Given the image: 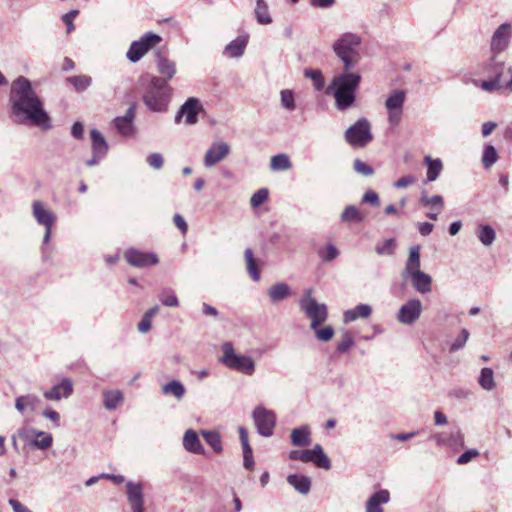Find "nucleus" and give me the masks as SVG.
I'll use <instances>...</instances> for the list:
<instances>
[{
    "label": "nucleus",
    "mask_w": 512,
    "mask_h": 512,
    "mask_svg": "<svg viewBox=\"0 0 512 512\" xmlns=\"http://www.w3.org/2000/svg\"><path fill=\"white\" fill-rule=\"evenodd\" d=\"M11 118L19 124L50 128V118L43 103L33 90L31 82L19 76L11 84L9 93Z\"/></svg>",
    "instance_id": "1"
},
{
    "label": "nucleus",
    "mask_w": 512,
    "mask_h": 512,
    "mask_svg": "<svg viewBox=\"0 0 512 512\" xmlns=\"http://www.w3.org/2000/svg\"><path fill=\"white\" fill-rule=\"evenodd\" d=\"M361 80L359 72L345 69L332 78L326 92L334 97L337 110L345 111L354 105Z\"/></svg>",
    "instance_id": "2"
},
{
    "label": "nucleus",
    "mask_w": 512,
    "mask_h": 512,
    "mask_svg": "<svg viewBox=\"0 0 512 512\" xmlns=\"http://www.w3.org/2000/svg\"><path fill=\"white\" fill-rule=\"evenodd\" d=\"M362 39L358 34L346 32L341 34L332 44V50L339 61L342 69L354 70L361 61L360 46Z\"/></svg>",
    "instance_id": "3"
},
{
    "label": "nucleus",
    "mask_w": 512,
    "mask_h": 512,
    "mask_svg": "<svg viewBox=\"0 0 512 512\" xmlns=\"http://www.w3.org/2000/svg\"><path fill=\"white\" fill-rule=\"evenodd\" d=\"M409 275L413 287L420 293L431 291L432 278L420 270V246H412L405 264L403 276Z\"/></svg>",
    "instance_id": "4"
},
{
    "label": "nucleus",
    "mask_w": 512,
    "mask_h": 512,
    "mask_svg": "<svg viewBox=\"0 0 512 512\" xmlns=\"http://www.w3.org/2000/svg\"><path fill=\"white\" fill-rule=\"evenodd\" d=\"M168 90L165 80L153 77L143 96L144 103L152 111H164L168 102Z\"/></svg>",
    "instance_id": "5"
},
{
    "label": "nucleus",
    "mask_w": 512,
    "mask_h": 512,
    "mask_svg": "<svg viewBox=\"0 0 512 512\" xmlns=\"http://www.w3.org/2000/svg\"><path fill=\"white\" fill-rule=\"evenodd\" d=\"M223 355L220 362L226 367L236 370L245 375H252L255 370V363L251 357L236 354L232 343L225 342L222 345Z\"/></svg>",
    "instance_id": "6"
},
{
    "label": "nucleus",
    "mask_w": 512,
    "mask_h": 512,
    "mask_svg": "<svg viewBox=\"0 0 512 512\" xmlns=\"http://www.w3.org/2000/svg\"><path fill=\"white\" fill-rule=\"evenodd\" d=\"M406 92L401 89L392 90L384 103L387 112V121L390 126L396 127L401 122L406 101Z\"/></svg>",
    "instance_id": "7"
},
{
    "label": "nucleus",
    "mask_w": 512,
    "mask_h": 512,
    "mask_svg": "<svg viewBox=\"0 0 512 512\" xmlns=\"http://www.w3.org/2000/svg\"><path fill=\"white\" fill-rule=\"evenodd\" d=\"M346 141L354 148L365 147L373 139L371 125L366 118H361L345 132Z\"/></svg>",
    "instance_id": "8"
},
{
    "label": "nucleus",
    "mask_w": 512,
    "mask_h": 512,
    "mask_svg": "<svg viewBox=\"0 0 512 512\" xmlns=\"http://www.w3.org/2000/svg\"><path fill=\"white\" fill-rule=\"evenodd\" d=\"M161 40L162 38L158 34L148 32L138 41L132 42L126 56L131 62H138L149 51V49L159 44Z\"/></svg>",
    "instance_id": "9"
},
{
    "label": "nucleus",
    "mask_w": 512,
    "mask_h": 512,
    "mask_svg": "<svg viewBox=\"0 0 512 512\" xmlns=\"http://www.w3.org/2000/svg\"><path fill=\"white\" fill-rule=\"evenodd\" d=\"M257 432L263 437L273 435L276 426V414L263 406H257L252 414Z\"/></svg>",
    "instance_id": "10"
},
{
    "label": "nucleus",
    "mask_w": 512,
    "mask_h": 512,
    "mask_svg": "<svg viewBox=\"0 0 512 512\" xmlns=\"http://www.w3.org/2000/svg\"><path fill=\"white\" fill-rule=\"evenodd\" d=\"M300 307L311 320H326L328 316L326 305L318 303L312 297V289L304 291L300 299Z\"/></svg>",
    "instance_id": "11"
},
{
    "label": "nucleus",
    "mask_w": 512,
    "mask_h": 512,
    "mask_svg": "<svg viewBox=\"0 0 512 512\" xmlns=\"http://www.w3.org/2000/svg\"><path fill=\"white\" fill-rule=\"evenodd\" d=\"M32 216L36 223L42 227L55 226L57 222V215L53 212L47 204L41 200H34L31 204Z\"/></svg>",
    "instance_id": "12"
},
{
    "label": "nucleus",
    "mask_w": 512,
    "mask_h": 512,
    "mask_svg": "<svg viewBox=\"0 0 512 512\" xmlns=\"http://www.w3.org/2000/svg\"><path fill=\"white\" fill-rule=\"evenodd\" d=\"M230 153V146L224 141H216L207 149L203 164L206 168H211L223 161Z\"/></svg>",
    "instance_id": "13"
},
{
    "label": "nucleus",
    "mask_w": 512,
    "mask_h": 512,
    "mask_svg": "<svg viewBox=\"0 0 512 512\" xmlns=\"http://www.w3.org/2000/svg\"><path fill=\"white\" fill-rule=\"evenodd\" d=\"M124 258L131 266L137 268L153 266L159 262L155 253H145L133 248L125 251Z\"/></svg>",
    "instance_id": "14"
},
{
    "label": "nucleus",
    "mask_w": 512,
    "mask_h": 512,
    "mask_svg": "<svg viewBox=\"0 0 512 512\" xmlns=\"http://www.w3.org/2000/svg\"><path fill=\"white\" fill-rule=\"evenodd\" d=\"M438 446L458 449L464 446V435L459 427H453L450 432H440L432 436Z\"/></svg>",
    "instance_id": "15"
},
{
    "label": "nucleus",
    "mask_w": 512,
    "mask_h": 512,
    "mask_svg": "<svg viewBox=\"0 0 512 512\" xmlns=\"http://www.w3.org/2000/svg\"><path fill=\"white\" fill-rule=\"evenodd\" d=\"M512 27L508 23L501 24L493 33L490 47L492 52H503L509 45Z\"/></svg>",
    "instance_id": "16"
},
{
    "label": "nucleus",
    "mask_w": 512,
    "mask_h": 512,
    "mask_svg": "<svg viewBox=\"0 0 512 512\" xmlns=\"http://www.w3.org/2000/svg\"><path fill=\"white\" fill-rule=\"evenodd\" d=\"M136 106L132 104L126 111L125 115L122 117H116L113 120V124L121 135L125 137H131L135 133V128L133 125L135 119Z\"/></svg>",
    "instance_id": "17"
},
{
    "label": "nucleus",
    "mask_w": 512,
    "mask_h": 512,
    "mask_svg": "<svg viewBox=\"0 0 512 512\" xmlns=\"http://www.w3.org/2000/svg\"><path fill=\"white\" fill-rule=\"evenodd\" d=\"M126 493L132 512H144L143 485L129 481L126 484Z\"/></svg>",
    "instance_id": "18"
},
{
    "label": "nucleus",
    "mask_w": 512,
    "mask_h": 512,
    "mask_svg": "<svg viewBox=\"0 0 512 512\" xmlns=\"http://www.w3.org/2000/svg\"><path fill=\"white\" fill-rule=\"evenodd\" d=\"M201 109L202 106L199 100L191 97L181 106L175 117V121L179 123L181 117L184 116L187 124L194 125L197 123V115Z\"/></svg>",
    "instance_id": "19"
},
{
    "label": "nucleus",
    "mask_w": 512,
    "mask_h": 512,
    "mask_svg": "<svg viewBox=\"0 0 512 512\" xmlns=\"http://www.w3.org/2000/svg\"><path fill=\"white\" fill-rule=\"evenodd\" d=\"M20 436L26 440H30L32 437H40L41 439L31 440L30 444L41 450L48 449L53 443L51 434L36 430L34 428L26 429L23 433L20 434Z\"/></svg>",
    "instance_id": "20"
},
{
    "label": "nucleus",
    "mask_w": 512,
    "mask_h": 512,
    "mask_svg": "<svg viewBox=\"0 0 512 512\" xmlns=\"http://www.w3.org/2000/svg\"><path fill=\"white\" fill-rule=\"evenodd\" d=\"M73 392V385L70 379H63L59 384L53 386L50 390L44 392L47 400L58 401L62 398H68Z\"/></svg>",
    "instance_id": "21"
},
{
    "label": "nucleus",
    "mask_w": 512,
    "mask_h": 512,
    "mask_svg": "<svg viewBox=\"0 0 512 512\" xmlns=\"http://www.w3.org/2000/svg\"><path fill=\"white\" fill-rule=\"evenodd\" d=\"M420 203L424 207L431 209V211L426 214V216L431 220H437L438 215L444 207V200L441 195L428 196L427 194H423L420 198Z\"/></svg>",
    "instance_id": "22"
},
{
    "label": "nucleus",
    "mask_w": 512,
    "mask_h": 512,
    "mask_svg": "<svg viewBox=\"0 0 512 512\" xmlns=\"http://www.w3.org/2000/svg\"><path fill=\"white\" fill-rule=\"evenodd\" d=\"M293 295L291 287L285 282H277L267 290V296L271 303H279Z\"/></svg>",
    "instance_id": "23"
},
{
    "label": "nucleus",
    "mask_w": 512,
    "mask_h": 512,
    "mask_svg": "<svg viewBox=\"0 0 512 512\" xmlns=\"http://www.w3.org/2000/svg\"><path fill=\"white\" fill-rule=\"evenodd\" d=\"M390 494L387 490H379L372 494L366 502V512H384L382 505L388 503Z\"/></svg>",
    "instance_id": "24"
},
{
    "label": "nucleus",
    "mask_w": 512,
    "mask_h": 512,
    "mask_svg": "<svg viewBox=\"0 0 512 512\" xmlns=\"http://www.w3.org/2000/svg\"><path fill=\"white\" fill-rule=\"evenodd\" d=\"M422 311V304L419 300L413 299L404 304L398 313V320H417Z\"/></svg>",
    "instance_id": "25"
},
{
    "label": "nucleus",
    "mask_w": 512,
    "mask_h": 512,
    "mask_svg": "<svg viewBox=\"0 0 512 512\" xmlns=\"http://www.w3.org/2000/svg\"><path fill=\"white\" fill-rule=\"evenodd\" d=\"M248 39L247 36L237 37L225 47L224 54L229 58H240L245 51Z\"/></svg>",
    "instance_id": "26"
},
{
    "label": "nucleus",
    "mask_w": 512,
    "mask_h": 512,
    "mask_svg": "<svg viewBox=\"0 0 512 512\" xmlns=\"http://www.w3.org/2000/svg\"><path fill=\"white\" fill-rule=\"evenodd\" d=\"M183 446L188 452L194 454H202L204 452L198 434L192 429L185 432L183 437Z\"/></svg>",
    "instance_id": "27"
},
{
    "label": "nucleus",
    "mask_w": 512,
    "mask_h": 512,
    "mask_svg": "<svg viewBox=\"0 0 512 512\" xmlns=\"http://www.w3.org/2000/svg\"><path fill=\"white\" fill-rule=\"evenodd\" d=\"M91 140H92V152L96 155V157H104L108 152V144L97 129H92L90 131Z\"/></svg>",
    "instance_id": "28"
},
{
    "label": "nucleus",
    "mask_w": 512,
    "mask_h": 512,
    "mask_svg": "<svg viewBox=\"0 0 512 512\" xmlns=\"http://www.w3.org/2000/svg\"><path fill=\"white\" fill-rule=\"evenodd\" d=\"M103 405L107 410H115L124 400V394L121 390H104Z\"/></svg>",
    "instance_id": "29"
},
{
    "label": "nucleus",
    "mask_w": 512,
    "mask_h": 512,
    "mask_svg": "<svg viewBox=\"0 0 512 512\" xmlns=\"http://www.w3.org/2000/svg\"><path fill=\"white\" fill-rule=\"evenodd\" d=\"M287 482L303 495L308 494L311 489V480L308 476L291 474L287 477Z\"/></svg>",
    "instance_id": "30"
},
{
    "label": "nucleus",
    "mask_w": 512,
    "mask_h": 512,
    "mask_svg": "<svg viewBox=\"0 0 512 512\" xmlns=\"http://www.w3.org/2000/svg\"><path fill=\"white\" fill-rule=\"evenodd\" d=\"M424 164L427 166V178L425 182L435 181L443 170L442 161L439 158L433 159L431 156H425Z\"/></svg>",
    "instance_id": "31"
},
{
    "label": "nucleus",
    "mask_w": 512,
    "mask_h": 512,
    "mask_svg": "<svg viewBox=\"0 0 512 512\" xmlns=\"http://www.w3.org/2000/svg\"><path fill=\"white\" fill-rule=\"evenodd\" d=\"M310 428L307 425L295 428L291 432V442L294 446H307L311 442Z\"/></svg>",
    "instance_id": "32"
},
{
    "label": "nucleus",
    "mask_w": 512,
    "mask_h": 512,
    "mask_svg": "<svg viewBox=\"0 0 512 512\" xmlns=\"http://www.w3.org/2000/svg\"><path fill=\"white\" fill-rule=\"evenodd\" d=\"M254 14L260 25H269L273 22L268 3L265 0H256Z\"/></svg>",
    "instance_id": "33"
},
{
    "label": "nucleus",
    "mask_w": 512,
    "mask_h": 512,
    "mask_svg": "<svg viewBox=\"0 0 512 512\" xmlns=\"http://www.w3.org/2000/svg\"><path fill=\"white\" fill-rule=\"evenodd\" d=\"M158 72L164 77L166 82L176 74V63L166 57L160 56L157 61Z\"/></svg>",
    "instance_id": "34"
},
{
    "label": "nucleus",
    "mask_w": 512,
    "mask_h": 512,
    "mask_svg": "<svg viewBox=\"0 0 512 512\" xmlns=\"http://www.w3.org/2000/svg\"><path fill=\"white\" fill-rule=\"evenodd\" d=\"M40 399L35 395L19 396L15 400V408L20 413H24L25 409L35 411Z\"/></svg>",
    "instance_id": "35"
},
{
    "label": "nucleus",
    "mask_w": 512,
    "mask_h": 512,
    "mask_svg": "<svg viewBox=\"0 0 512 512\" xmlns=\"http://www.w3.org/2000/svg\"><path fill=\"white\" fill-rule=\"evenodd\" d=\"M161 390L164 395H172L178 401L182 400L186 393L185 386L179 380H172L166 383L162 386Z\"/></svg>",
    "instance_id": "36"
},
{
    "label": "nucleus",
    "mask_w": 512,
    "mask_h": 512,
    "mask_svg": "<svg viewBox=\"0 0 512 512\" xmlns=\"http://www.w3.org/2000/svg\"><path fill=\"white\" fill-rule=\"evenodd\" d=\"M312 463L319 468L329 470L331 468V461L328 456L323 452L320 444L314 445L312 448Z\"/></svg>",
    "instance_id": "37"
},
{
    "label": "nucleus",
    "mask_w": 512,
    "mask_h": 512,
    "mask_svg": "<svg viewBox=\"0 0 512 512\" xmlns=\"http://www.w3.org/2000/svg\"><path fill=\"white\" fill-rule=\"evenodd\" d=\"M372 313V308L368 304H359L353 309L344 312V320H357L358 318H368Z\"/></svg>",
    "instance_id": "38"
},
{
    "label": "nucleus",
    "mask_w": 512,
    "mask_h": 512,
    "mask_svg": "<svg viewBox=\"0 0 512 512\" xmlns=\"http://www.w3.org/2000/svg\"><path fill=\"white\" fill-rule=\"evenodd\" d=\"M340 219L344 223H358L364 220V215L356 206L349 205L341 213Z\"/></svg>",
    "instance_id": "39"
},
{
    "label": "nucleus",
    "mask_w": 512,
    "mask_h": 512,
    "mask_svg": "<svg viewBox=\"0 0 512 512\" xmlns=\"http://www.w3.org/2000/svg\"><path fill=\"white\" fill-rule=\"evenodd\" d=\"M476 235L484 246H491L496 238L495 230L490 225H479Z\"/></svg>",
    "instance_id": "40"
},
{
    "label": "nucleus",
    "mask_w": 512,
    "mask_h": 512,
    "mask_svg": "<svg viewBox=\"0 0 512 512\" xmlns=\"http://www.w3.org/2000/svg\"><path fill=\"white\" fill-rule=\"evenodd\" d=\"M469 335L470 334L467 329H461L455 337L447 341V345H449V352L453 353L462 349L465 346Z\"/></svg>",
    "instance_id": "41"
},
{
    "label": "nucleus",
    "mask_w": 512,
    "mask_h": 512,
    "mask_svg": "<svg viewBox=\"0 0 512 512\" xmlns=\"http://www.w3.org/2000/svg\"><path fill=\"white\" fill-rule=\"evenodd\" d=\"M245 262H246V269L249 274V276L254 281H259L260 279V272L257 267L256 259L254 258L253 251L250 248H247L244 252Z\"/></svg>",
    "instance_id": "42"
},
{
    "label": "nucleus",
    "mask_w": 512,
    "mask_h": 512,
    "mask_svg": "<svg viewBox=\"0 0 512 512\" xmlns=\"http://www.w3.org/2000/svg\"><path fill=\"white\" fill-rule=\"evenodd\" d=\"M292 167V163L287 154H277L271 158L270 169L272 171H287Z\"/></svg>",
    "instance_id": "43"
},
{
    "label": "nucleus",
    "mask_w": 512,
    "mask_h": 512,
    "mask_svg": "<svg viewBox=\"0 0 512 512\" xmlns=\"http://www.w3.org/2000/svg\"><path fill=\"white\" fill-rule=\"evenodd\" d=\"M478 383L486 391L493 390L496 385L493 370L488 367L482 368L478 379Z\"/></svg>",
    "instance_id": "44"
},
{
    "label": "nucleus",
    "mask_w": 512,
    "mask_h": 512,
    "mask_svg": "<svg viewBox=\"0 0 512 512\" xmlns=\"http://www.w3.org/2000/svg\"><path fill=\"white\" fill-rule=\"evenodd\" d=\"M322 324L323 322H311V329L317 339L326 342L333 337L334 330L331 326H323Z\"/></svg>",
    "instance_id": "45"
},
{
    "label": "nucleus",
    "mask_w": 512,
    "mask_h": 512,
    "mask_svg": "<svg viewBox=\"0 0 512 512\" xmlns=\"http://www.w3.org/2000/svg\"><path fill=\"white\" fill-rule=\"evenodd\" d=\"M67 81L73 85L77 92L87 90L92 84V78L87 75L71 76L67 78Z\"/></svg>",
    "instance_id": "46"
},
{
    "label": "nucleus",
    "mask_w": 512,
    "mask_h": 512,
    "mask_svg": "<svg viewBox=\"0 0 512 512\" xmlns=\"http://www.w3.org/2000/svg\"><path fill=\"white\" fill-rule=\"evenodd\" d=\"M203 438L206 443L211 446L215 453L222 452V440L218 432L216 431H202Z\"/></svg>",
    "instance_id": "47"
},
{
    "label": "nucleus",
    "mask_w": 512,
    "mask_h": 512,
    "mask_svg": "<svg viewBox=\"0 0 512 512\" xmlns=\"http://www.w3.org/2000/svg\"><path fill=\"white\" fill-rule=\"evenodd\" d=\"M281 107L289 112L296 109V101L293 90L283 89L280 91Z\"/></svg>",
    "instance_id": "48"
},
{
    "label": "nucleus",
    "mask_w": 512,
    "mask_h": 512,
    "mask_svg": "<svg viewBox=\"0 0 512 512\" xmlns=\"http://www.w3.org/2000/svg\"><path fill=\"white\" fill-rule=\"evenodd\" d=\"M304 75L306 78L313 81L315 90L321 91L324 88L325 79L321 70L307 68L304 70Z\"/></svg>",
    "instance_id": "49"
},
{
    "label": "nucleus",
    "mask_w": 512,
    "mask_h": 512,
    "mask_svg": "<svg viewBox=\"0 0 512 512\" xmlns=\"http://www.w3.org/2000/svg\"><path fill=\"white\" fill-rule=\"evenodd\" d=\"M317 254L323 262H332L338 257L339 250L334 244L329 243L326 246L319 248Z\"/></svg>",
    "instance_id": "50"
},
{
    "label": "nucleus",
    "mask_w": 512,
    "mask_h": 512,
    "mask_svg": "<svg viewBox=\"0 0 512 512\" xmlns=\"http://www.w3.org/2000/svg\"><path fill=\"white\" fill-rule=\"evenodd\" d=\"M498 159V154L494 146L486 145L483 151L482 163L488 168L491 167L494 163H496Z\"/></svg>",
    "instance_id": "51"
},
{
    "label": "nucleus",
    "mask_w": 512,
    "mask_h": 512,
    "mask_svg": "<svg viewBox=\"0 0 512 512\" xmlns=\"http://www.w3.org/2000/svg\"><path fill=\"white\" fill-rule=\"evenodd\" d=\"M375 250L378 255H392L395 251V240L393 238L386 239L383 243L377 244Z\"/></svg>",
    "instance_id": "52"
},
{
    "label": "nucleus",
    "mask_w": 512,
    "mask_h": 512,
    "mask_svg": "<svg viewBox=\"0 0 512 512\" xmlns=\"http://www.w3.org/2000/svg\"><path fill=\"white\" fill-rule=\"evenodd\" d=\"M269 192L266 188L257 190L250 198V205L252 208L261 206L268 199Z\"/></svg>",
    "instance_id": "53"
},
{
    "label": "nucleus",
    "mask_w": 512,
    "mask_h": 512,
    "mask_svg": "<svg viewBox=\"0 0 512 512\" xmlns=\"http://www.w3.org/2000/svg\"><path fill=\"white\" fill-rule=\"evenodd\" d=\"M354 344L352 335L345 331L342 333L340 340L337 343V351L346 353Z\"/></svg>",
    "instance_id": "54"
},
{
    "label": "nucleus",
    "mask_w": 512,
    "mask_h": 512,
    "mask_svg": "<svg viewBox=\"0 0 512 512\" xmlns=\"http://www.w3.org/2000/svg\"><path fill=\"white\" fill-rule=\"evenodd\" d=\"M501 77H502V68L499 71H497V78L481 81L480 87L483 90L488 91V92L498 90L501 87V85H500Z\"/></svg>",
    "instance_id": "55"
},
{
    "label": "nucleus",
    "mask_w": 512,
    "mask_h": 512,
    "mask_svg": "<svg viewBox=\"0 0 512 512\" xmlns=\"http://www.w3.org/2000/svg\"><path fill=\"white\" fill-rule=\"evenodd\" d=\"M291 460H299L304 463H309L312 460V449L293 450L289 453Z\"/></svg>",
    "instance_id": "56"
},
{
    "label": "nucleus",
    "mask_w": 512,
    "mask_h": 512,
    "mask_svg": "<svg viewBox=\"0 0 512 512\" xmlns=\"http://www.w3.org/2000/svg\"><path fill=\"white\" fill-rule=\"evenodd\" d=\"M353 168L354 171L358 174H361L363 176H372L374 174V169L368 165L367 163L363 162L360 159H355L353 162Z\"/></svg>",
    "instance_id": "57"
},
{
    "label": "nucleus",
    "mask_w": 512,
    "mask_h": 512,
    "mask_svg": "<svg viewBox=\"0 0 512 512\" xmlns=\"http://www.w3.org/2000/svg\"><path fill=\"white\" fill-rule=\"evenodd\" d=\"M148 165L153 169L159 170L163 167L164 158L160 153H151L146 159Z\"/></svg>",
    "instance_id": "58"
},
{
    "label": "nucleus",
    "mask_w": 512,
    "mask_h": 512,
    "mask_svg": "<svg viewBox=\"0 0 512 512\" xmlns=\"http://www.w3.org/2000/svg\"><path fill=\"white\" fill-rule=\"evenodd\" d=\"M477 456H479V451L477 449H475V448L469 449V450L465 451L464 453H462L458 457L457 464H459V465L467 464L470 461H472L474 458H476Z\"/></svg>",
    "instance_id": "59"
},
{
    "label": "nucleus",
    "mask_w": 512,
    "mask_h": 512,
    "mask_svg": "<svg viewBox=\"0 0 512 512\" xmlns=\"http://www.w3.org/2000/svg\"><path fill=\"white\" fill-rule=\"evenodd\" d=\"M362 202L370 204L372 206H379V204H380L379 195L375 191L369 189L364 193V195L362 197Z\"/></svg>",
    "instance_id": "60"
},
{
    "label": "nucleus",
    "mask_w": 512,
    "mask_h": 512,
    "mask_svg": "<svg viewBox=\"0 0 512 512\" xmlns=\"http://www.w3.org/2000/svg\"><path fill=\"white\" fill-rule=\"evenodd\" d=\"M504 61L498 60L496 57H492L488 64V71L494 75V78H497V71L502 68V74L504 73Z\"/></svg>",
    "instance_id": "61"
},
{
    "label": "nucleus",
    "mask_w": 512,
    "mask_h": 512,
    "mask_svg": "<svg viewBox=\"0 0 512 512\" xmlns=\"http://www.w3.org/2000/svg\"><path fill=\"white\" fill-rule=\"evenodd\" d=\"M417 181V178L413 175H406V176H403L401 178H399L395 183H394V187L397 188V189H403V188H406L408 186H411L413 184H415Z\"/></svg>",
    "instance_id": "62"
},
{
    "label": "nucleus",
    "mask_w": 512,
    "mask_h": 512,
    "mask_svg": "<svg viewBox=\"0 0 512 512\" xmlns=\"http://www.w3.org/2000/svg\"><path fill=\"white\" fill-rule=\"evenodd\" d=\"M243 465L248 470H252L254 468L255 462L253 459L252 448L243 450Z\"/></svg>",
    "instance_id": "63"
},
{
    "label": "nucleus",
    "mask_w": 512,
    "mask_h": 512,
    "mask_svg": "<svg viewBox=\"0 0 512 512\" xmlns=\"http://www.w3.org/2000/svg\"><path fill=\"white\" fill-rule=\"evenodd\" d=\"M8 503L14 512H32L27 506L16 499H9Z\"/></svg>",
    "instance_id": "64"
}]
</instances>
